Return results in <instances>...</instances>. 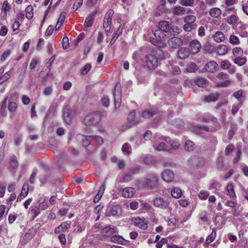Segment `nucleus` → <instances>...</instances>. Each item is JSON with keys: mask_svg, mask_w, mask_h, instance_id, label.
<instances>
[{"mask_svg": "<svg viewBox=\"0 0 248 248\" xmlns=\"http://www.w3.org/2000/svg\"><path fill=\"white\" fill-rule=\"evenodd\" d=\"M164 57L163 50L158 49L145 56L146 65L149 69H155L158 66L159 62L163 60Z\"/></svg>", "mask_w": 248, "mask_h": 248, "instance_id": "f257e3e1", "label": "nucleus"}, {"mask_svg": "<svg viewBox=\"0 0 248 248\" xmlns=\"http://www.w3.org/2000/svg\"><path fill=\"white\" fill-rule=\"evenodd\" d=\"M158 29L170 36H176L180 33V29L178 26L173 25L168 21H160L157 25Z\"/></svg>", "mask_w": 248, "mask_h": 248, "instance_id": "f03ea898", "label": "nucleus"}, {"mask_svg": "<svg viewBox=\"0 0 248 248\" xmlns=\"http://www.w3.org/2000/svg\"><path fill=\"white\" fill-rule=\"evenodd\" d=\"M154 206L158 208L164 210H171L170 208V198L166 195L157 196L153 200Z\"/></svg>", "mask_w": 248, "mask_h": 248, "instance_id": "7ed1b4c3", "label": "nucleus"}, {"mask_svg": "<svg viewBox=\"0 0 248 248\" xmlns=\"http://www.w3.org/2000/svg\"><path fill=\"white\" fill-rule=\"evenodd\" d=\"M101 115L98 112H93L87 115L84 120V124L87 126L97 125L101 121Z\"/></svg>", "mask_w": 248, "mask_h": 248, "instance_id": "20e7f679", "label": "nucleus"}, {"mask_svg": "<svg viewBox=\"0 0 248 248\" xmlns=\"http://www.w3.org/2000/svg\"><path fill=\"white\" fill-rule=\"evenodd\" d=\"M157 182V176L155 174H152L142 182V187L145 189H152L156 186Z\"/></svg>", "mask_w": 248, "mask_h": 248, "instance_id": "39448f33", "label": "nucleus"}, {"mask_svg": "<svg viewBox=\"0 0 248 248\" xmlns=\"http://www.w3.org/2000/svg\"><path fill=\"white\" fill-rule=\"evenodd\" d=\"M121 214V208L119 205L108 206L106 210L105 216L106 217L120 216Z\"/></svg>", "mask_w": 248, "mask_h": 248, "instance_id": "423d86ee", "label": "nucleus"}, {"mask_svg": "<svg viewBox=\"0 0 248 248\" xmlns=\"http://www.w3.org/2000/svg\"><path fill=\"white\" fill-rule=\"evenodd\" d=\"M154 36L155 38L150 39V42L155 45H156L157 43L165 41L166 34L159 29L155 31Z\"/></svg>", "mask_w": 248, "mask_h": 248, "instance_id": "0eeeda50", "label": "nucleus"}, {"mask_svg": "<svg viewBox=\"0 0 248 248\" xmlns=\"http://www.w3.org/2000/svg\"><path fill=\"white\" fill-rule=\"evenodd\" d=\"M183 42V41L181 38L175 36H173V37L170 38L168 40V45L170 47L173 48H178L179 46L182 45Z\"/></svg>", "mask_w": 248, "mask_h": 248, "instance_id": "6e6552de", "label": "nucleus"}, {"mask_svg": "<svg viewBox=\"0 0 248 248\" xmlns=\"http://www.w3.org/2000/svg\"><path fill=\"white\" fill-rule=\"evenodd\" d=\"M139 122V119L135 117V112L132 111L128 115L127 122L125 124V126L128 128L132 125L138 124Z\"/></svg>", "mask_w": 248, "mask_h": 248, "instance_id": "1a4fd4ad", "label": "nucleus"}, {"mask_svg": "<svg viewBox=\"0 0 248 248\" xmlns=\"http://www.w3.org/2000/svg\"><path fill=\"white\" fill-rule=\"evenodd\" d=\"M131 220L134 225L136 227L143 230H145L147 228V223L144 218L137 217L132 218Z\"/></svg>", "mask_w": 248, "mask_h": 248, "instance_id": "9d476101", "label": "nucleus"}, {"mask_svg": "<svg viewBox=\"0 0 248 248\" xmlns=\"http://www.w3.org/2000/svg\"><path fill=\"white\" fill-rule=\"evenodd\" d=\"M229 76L224 72H220L218 73L217 78L222 80H225L224 82L219 83L217 84V86L219 87H225L228 86L231 82L230 80H228Z\"/></svg>", "mask_w": 248, "mask_h": 248, "instance_id": "9b49d317", "label": "nucleus"}, {"mask_svg": "<svg viewBox=\"0 0 248 248\" xmlns=\"http://www.w3.org/2000/svg\"><path fill=\"white\" fill-rule=\"evenodd\" d=\"M201 47L200 42L197 40H193L190 43L189 49L191 53L196 54L200 51Z\"/></svg>", "mask_w": 248, "mask_h": 248, "instance_id": "f8f14e48", "label": "nucleus"}, {"mask_svg": "<svg viewBox=\"0 0 248 248\" xmlns=\"http://www.w3.org/2000/svg\"><path fill=\"white\" fill-rule=\"evenodd\" d=\"M162 178L167 182H171L174 177L173 172L170 169L165 170L161 173Z\"/></svg>", "mask_w": 248, "mask_h": 248, "instance_id": "ddd939ff", "label": "nucleus"}, {"mask_svg": "<svg viewBox=\"0 0 248 248\" xmlns=\"http://www.w3.org/2000/svg\"><path fill=\"white\" fill-rule=\"evenodd\" d=\"M219 68L218 64L215 61H212L208 62L205 65L206 70L210 73H214Z\"/></svg>", "mask_w": 248, "mask_h": 248, "instance_id": "4468645a", "label": "nucleus"}, {"mask_svg": "<svg viewBox=\"0 0 248 248\" xmlns=\"http://www.w3.org/2000/svg\"><path fill=\"white\" fill-rule=\"evenodd\" d=\"M63 116L65 122L68 124H70L72 120V114L70 107L68 105H66L64 107L63 109Z\"/></svg>", "mask_w": 248, "mask_h": 248, "instance_id": "2eb2a0df", "label": "nucleus"}, {"mask_svg": "<svg viewBox=\"0 0 248 248\" xmlns=\"http://www.w3.org/2000/svg\"><path fill=\"white\" fill-rule=\"evenodd\" d=\"M190 51L189 49L186 47H180L177 51V55L179 59H185L188 57Z\"/></svg>", "mask_w": 248, "mask_h": 248, "instance_id": "dca6fc26", "label": "nucleus"}, {"mask_svg": "<svg viewBox=\"0 0 248 248\" xmlns=\"http://www.w3.org/2000/svg\"><path fill=\"white\" fill-rule=\"evenodd\" d=\"M101 232L104 235L109 236L113 233H117L118 231L116 228L109 225L103 228L101 230Z\"/></svg>", "mask_w": 248, "mask_h": 248, "instance_id": "f3484780", "label": "nucleus"}, {"mask_svg": "<svg viewBox=\"0 0 248 248\" xmlns=\"http://www.w3.org/2000/svg\"><path fill=\"white\" fill-rule=\"evenodd\" d=\"M121 93V85L120 82H117L114 87L113 95L114 96V100L115 102V108L117 107V103L116 102V97L117 95L118 96V99H119L120 93Z\"/></svg>", "mask_w": 248, "mask_h": 248, "instance_id": "a211bd4d", "label": "nucleus"}, {"mask_svg": "<svg viewBox=\"0 0 248 248\" xmlns=\"http://www.w3.org/2000/svg\"><path fill=\"white\" fill-rule=\"evenodd\" d=\"M95 13H92L86 18L84 25L87 28L91 27L92 26L93 21L94 20Z\"/></svg>", "mask_w": 248, "mask_h": 248, "instance_id": "6ab92c4d", "label": "nucleus"}, {"mask_svg": "<svg viewBox=\"0 0 248 248\" xmlns=\"http://www.w3.org/2000/svg\"><path fill=\"white\" fill-rule=\"evenodd\" d=\"M172 12L174 15L176 16H183L185 15L186 13V9L183 6L177 5L172 8Z\"/></svg>", "mask_w": 248, "mask_h": 248, "instance_id": "aec40b11", "label": "nucleus"}, {"mask_svg": "<svg viewBox=\"0 0 248 248\" xmlns=\"http://www.w3.org/2000/svg\"><path fill=\"white\" fill-rule=\"evenodd\" d=\"M110 240L113 243H118L121 245H125L127 243V241L124 240V238L120 235H113L111 237Z\"/></svg>", "mask_w": 248, "mask_h": 248, "instance_id": "412c9836", "label": "nucleus"}, {"mask_svg": "<svg viewBox=\"0 0 248 248\" xmlns=\"http://www.w3.org/2000/svg\"><path fill=\"white\" fill-rule=\"evenodd\" d=\"M134 195V188L131 187H125L123 189L122 195L124 197L130 198Z\"/></svg>", "mask_w": 248, "mask_h": 248, "instance_id": "4be33fe9", "label": "nucleus"}, {"mask_svg": "<svg viewBox=\"0 0 248 248\" xmlns=\"http://www.w3.org/2000/svg\"><path fill=\"white\" fill-rule=\"evenodd\" d=\"M214 40L217 43L222 42L225 40V35L222 32L218 31L213 35Z\"/></svg>", "mask_w": 248, "mask_h": 248, "instance_id": "5701e85b", "label": "nucleus"}, {"mask_svg": "<svg viewBox=\"0 0 248 248\" xmlns=\"http://www.w3.org/2000/svg\"><path fill=\"white\" fill-rule=\"evenodd\" d=\"M209 14L213 17L217 18L220 16L221 10L219 8H212L209 11Z\"/></svg>", "mask_w": 248, "mask_h": 248, "instance_id": "b1692460", "label": "nucleus"}, {"mask_svg": "<svg viewBox=\"0 0 248 248\" xmlns=\"http://www.w3.org/2000/svg\"><path fill=\"white\" fill-rule=\"evenodd\" d=\"M216 236V232L215 229H213L212 231V232L210 234H209L205 241V242L204 244V246L205 247H208L209 244H210L211 242H212L215 237Z\"/></svg>", "mask_w": 248, "mask_h": 248, "instance_id": "393cba45", "label": "nucleus"}, {"mask_svg": "<svg viewBox=\"0 0 248 248\" xmlns=\"http://www.w3.org/2000/svg\"><path fill=\"white\" fill-rule=\"evenodd\" d=\"M219 97V94L217 93H214L209 94L204 97L203 100L206 102H211L216 101Z\"/></svg>", "mask_w": 248, "mask_h": 248, "instance_id": "a878e982", "label": "nucleus"}, {"mask_svg": "<svg viewBox=\"0 0 248 248\" xmlns=\"http://www.w3.org/2000/svg\"><path fill=\"white\" fill-rule=\"evenodd\" d=\"M228 50V46L225 45H220L217 48V54L222 56L225 55Z\"/></svg>", "mask_w": 248, "mask_h": 248, "instance_id": "bb28decb", "label": "nucleus"}, {"mask_svg": "<svg viewBox=\"0 0 248 248\" xmlns=\"http://www.w3.org/2000/svg\"><path fill=\"white\" fill-rule=\"evenodd\" d=\"M226 189L228 192V195L231 199H234L236 198V195L234 190V186L232 184H229L226 186Z\"/></svg>", "mask_w": 248, "mask_h": 248, "instance_id": "cd10ccee", "label": "nucleus"}, {"mask_svg": "<svg viewBox=\"0 0 248 248\" xmlns=\"http://www.w3.org/2000/svg\"><path fill=\"white\" fill-rule=\"evenodd\" d=\"M35 208L40 211L44 210L47 208V204L45 201L40 200L35 204Z\"/></svg>", "mask_w": 248, "mask_h": 248, "instance_id": "c85d7f7f", "label": "nucleus"}, {"mask_svg": "<svg viewBox=\"0 0 248 248\" xmlns=\"http://www.w3.org/2000/svg\"><path fill=\"white\" fill-rule=\"evenodd\" d=\"M162 139L167 142H169L170 141L171 142L170 145H171L172 148L173 149H177L180 145L179 143L177 141H176V140L171 141L170 140V139L169 137L163 136V137H162Z\"/></svg>", "mask_w": 248, "mask_h": 248, "instance_id": "c756f323", "label": "nucleus"}, {"mask_svg": "<svg viewBox=\"0 0 248 248\" xmlns=\"http://www.w3.org/2000/svg\"><path fill=\"white\" fill-rule=\"evenodd\" d=\"M208 81L206 79L203 78H198L195 79V84L200 87H204L206 86Z\"/></svg>", "mask_w": 248, "mask_h": 248, "instance_id": "7c9ffc66", "label": "nucleus"}, {"mask_svg": "<svg viewBox=\"0 0 248 248\" xmlns=\"http://www.w3.org/2000/svg\"><path fill=\"white\" fill-rule=\"evenodd\" d=\"M171 195L174 198H179L182 195V190L179 187H174L171 191Z\"/></svg>", "mask_w": 248, "mask_h": 248, "instance_id": "2f4dec72", "label": "nucleus"}, {"mask_svg": "<svg viewBox=\"0 0 248 248\" xmlns=\"http://www.w3.org/2000/svg\"><path fill=\"white\" fill-rule=\"evenodd\" d=\"M10 9L9 4L7 1H4L1 8V15L2 17H5L7 15V11Z\"/></svg>", "mask_w": 248, "mask_h": 248, "instance_id": "473e14b6", "label": "nucleus"}, {"mask_svg": "<svg viewBox=\"0 0 248 248\" xmlns=\"http://www.w3.org/2000/svg\"><path fill=\"white\" fill-rule=\"evenodd\" d=\"M196 27V24H192L187 22H185V24L183 25V29L186 32H190L192 30L195 29Z\"/></svg>", "mask_w": 248, "mask_h": 248, "instance_id": "72a5a7b5", "label": "nucleus"}, {"mask_svg": "<svg viewBox=\"0 0 248 248\" xmlns=\"http://www.w3.org/2000/svg\"><path fill=\"white\" fill-rule=\"evenodd\" d=\"M86 137H88V138L91 139L92 140H94L97 144L99 145H102L104 142L103 138L100 136L92 135L86 136Z\"/></svg>", "mask_w": 248, "mask_h": 248, "instance_id": "f704fd0d", "label": "nucleus"}, {"mask_svg": "<svg viewBox=\"0 0 248 248\" xmlns=\"http://www.w3.org/2000/svg\"><path fill=\"white\" fill-rule=\"evenodd\" d=\"M247 61V59L245 57H242V56L236 57L234 60V62L239 66H242L244 65Z\"/></svg>", "mask_w": 248, "mask_h": 248, "instance_id": "c9c22d12", "label": "nucleus"}, {"mask_svg": "<svg viewBox=\"0 0 248 248\" xmlns=\"http://www.w3.org/2000/svg\"><path fill=\"white\" fill-rule=\"evenodd\" d=\"M122 32L123 29L121 28L120 26L116 32L114 34V35L110 42V44L113 45L117 40V38L122 34Z\"/></svg>", "mask_w": 248, "mask_h": 248, "instance_id": "e433bc0d", "label": "nucleus"}, {"mask_svg": "<svg viewBox=\"0 0 248 248\" xmlns=\"http://www.w3.org/2000/svg\"><path fill=\"white\" fill-rule=\"evenodd\" d=\"M7 98H8L7 96H6L5 97L4 99L2 101V105L1 106L0 111L1 115L2 117H5L7 114L6 108V101H7Z\"/></svg>", "mask_w": 248, "mask_h": 248, "instance_id": "4c0bfd02", "label": "nucleus"}, {"mask_svg": "<svg viewBox=\"0 0 248 248\" xmlns=\"http://www.w3.org/2000/svg\"><path fill=\"white\" fill-rule=\"evenodd\" d=\"M33 7L31 5H28L25 10L26 16L28 19H31L33 17Z\"/></svg>", "mask_w": 248, "mask_h": 248, "instance_id": "58836bf2", "label": "nucleus"}, {"mask_svg": "<svg viewBox=\"0 0 248 248\" xmlns=\"http://www.w3.org/2000/svg\"><path fill=\"white\" fill-rule=\"evenodd\" d=\"M180 4L186 7H192L194 6V0H180Z\"/></svg>", "mask_w": 248, "mask_h": 248, "instance_id": "ea45409f", "label": "nucleus"}, {"mask_svg": "<svg viewBox=\"0 0 248 248\" xmlns=\"http://www.w3.org/2000/svg\"><path fill=\"white\" fill-rule=\"evenodd\" d=\"M232 53L234 57H238L243 55V50L239 47H236L232 49Z\"/></svg>", "mask_w": 248, "mask_h": 248, "instance_id": "a19ab883", "label": "nucleus"}, {"mask_svg": "<svg viewBox=\"0 0 248 248\" xmlns=\"http://www.w3.org/2000/svg\"><path fill=\"white\" fill-rule=\"evenodd\" d=\"M196 20V18L195 16L193 15H188L184 18V22H187L189 23H191L192 24H196L194 22Z\"/></svg>", "mask_w": 248, "mask_h": 248, "instance_id": "79ce46f5", "label": "nucleus"}, {"mask_svg": "<svg viewBox=\"0 0 248 248\" xmlns=\"http://www.w3.org/2000/svg\"><path fill=\"white\" fill-rule=\"evenodd\" d=\"M133 179V175L129 172H125L124 177L121 180V182H128L130 181Z\"/></svg>", "mask_w": 248, "mask_h": 248, "instance_id": "37998d69", "label": "nucleus"}, {"mask_svg": "<svg viewBox=\"0 0 248 248\" xmlns=\"http://www.w3.org/2000/svg\"><path fill=\"white\" fill-rule=\"evenodd\" d=\"M243 92L242 90H238L233 93V96L238 100L240 104H242L244 100H243L242 96Z\"/></svg>", "mask_w": 248, "mask_h": 248, "instance_id": "c03bdc74", "label": "nucleus"}, {"mask_svg": "<svg viewBox=\"0 0 248 248\" xmlns=\"http://www.w3.org/2000/svg\"><path fill=\"white\" fill-rule=\"evenodd\" d=\"M184 147L187 151H192L194 148V144L192 141L188 140L186 141Z\"/></svg>", "mask_w": 248, "mask_h": 248, "instance_id": "a18cd8bd", "label": "nucleus"}, {"mask_svg": "<svg viewBox=\"0 0 248 248\" xmlns=\"http://www.w3.org/2000/svg\"><path fill=\"white\" fill-rule=\"evenodd\" d=\"M112 21L110 20H106L104 19L103 27L105 30V32H108L111 28V24Z\"/></svg>", "mask_w": 248, "mask_h": 248, "instance_id": "49530a36", "label": "nucleus"}, {"mask_svg": "<svg viewBox=\"0 0 248 248\" xmlns=\"http://www.w3.org/2000/svg\"><path fill=\"white\" fill-rule=\"evenodd\" d=\"M156 114V111H144L142 113V117L150 118L154 117Z\"/></svg>", "mask_w": 248, "mask_h": 248, "instance_id": "de8ad7c7", "label": "nucleus"}, {"mask_svg": "<svg viewBox=\"0 0 248 248\" xmlns=\"http://www.w3.org/2000/svg\"><path fill=\"white\" fill-rule=\"evenodd\" d=\"M78 136L85 138L84 139H82V145L84 147H88L90 144V141L92 140L91 139L86 137V136L81 134H79Z\"/></svg>", "mask_w": 248, "mask_h": 248, "instance_id": "09e8293b", "label": "nucleus"}, {"mask_svg": "<svg viewBox=\"0 0 248 248\" xmlns=\"http://www.w3.org/2000/svg\"><path fill=\"white\" fill-rule=\"evenodd\" d=\"M122 150L123 152L126 154H130L131 152V148L129 144L128 143H124L122 146Z\"/></svg>", "mask_w": 248, "mask_h": 248, "instance_id": "8fccbe9b", "label": "nucleus"}, {"mask_svg": "<svg viewBox=\"0 0 248 248\" xmlns=\"http://www.w3.org/2000/svg\"><path fill=\"white\" fill-rule=\"evenodd\" d=\"M17 108V105L16 103L13 102L9 103L8 105V108L10 112L13 113L15 112L16 111Z\"/></svg>", "mask_w": 248, "mask_h": 248, "instance_id": "3c124183", "label": "nucleus"}, {"mask_svg": "<svg viewBox=\"0 0 248 248\" xmlns=\"http://www.w3.org/2000/svg\"><path fill=\"white\" fill-rule=\"evenodd\" d=\"M198 69L197 66L194 62H190L186 69V70L188 72H194Z\"/></svg>", "mask_w": 248, "mask_h": 248, "instance_id": "603ef678", "label": "nucleus"}, {"mask_svg": "<svg viewBox=\"0 0 248 248\" xmlns=\"http://www.w3.org/2000/svg\"><path fill=\"white\" fill-rule=\"evenodd\" d=\"M217 170H223L224 167V164L222 158L219 157L217 158Z\"/></svg>", "mask_w": 248, "mask_h": 248, "instance_id": "864d4df0", "label": "nucleus"}, {"mask_svg": "<svg viewBox=\"0 0 248 248\" xmlns=\"http://www.w3.org/2000/svg\"><path fill=\"white\" fill-rule=\"evenodd\" d=\"M92 66L90 64L87 63L85 66L81 69L80 70V73L81 75H86L88 72L91 69Z\"/></svg>", "mask_w": 248, "mask_h": 248, "instance_id": "5fc2aeb1", "label": "nucleus"}, {"mask_svg": "<svg viewBox=\"0 0 248 248\" xmlns=\"http://www.w3.org/2000/svg\"><path fill=\"white\" fill-rule=\"evenodd\" d=\"M70 227V225L66 222L63 223L57 228V230H59V232H65Z\"/></svg>", "mask_w": 248, "mask_h": 248, "instance_id": "6e6d98bb", "label": "nucleus"}, {"mask_svg": "<svg viewBox=\"0 0 248 248\" xmlns=\"http://www.w3.org/2000/svg\"><path fill=\"white\" fill-rule=\"evenodd\" d=\"M238 19V17L237 16L235 15H232L228 19L227 21L229 24L232 25L237 22Z\"/></svg>", "mask_w": 248, "mask_h": 248, "instance_id": "4d7b16f0", "label": "nucleus"}, {"mask_svg": "<svg viewBox=\"0 0 248 248\" xmlns=\"http://www.w3.org/2000/svg\"><path fill=\"white\" fill-rule=\"evenodd\" d=\"M231 66V62L227 60L221 62L220 66L223 69H228Z\"/></svg>", "mask_w": 248, "mask_h": 248, "instance_id": "13d9d810", "label": "nucleus"}, {"mask_svg": "<svg viewBox=\"0 0 248 248\" xmlns=\"http://www.w3.org/2000/svg\"><path fill=\"white\" fill-rule=\"evenodd\" d=\"M140 170V167L136 166L129 169L128 171L132 175L137 174Z\"/></svg>", "mask_w": 248, "mask_h": 248, "instance_id": "bf43d9fd", "label": "nucleus"}, {"mask_svg": "<svg viewBox=\"0 0 248 248\" xmlns=\"http://www.w3.org/2000/svg\"><path fill=\"white\" fill-rule=\"evenodd\" d=\"M101 103L102 105L106 108H108L109 105V99L108 96H103L101 100Z\"/></svg>", "mask_w": 248, "mask_h": 248, "instance_id": "052dcab7", "label": "nucleus"}, {"mask_svg": "<svg viewBox=\"0 0 248 248\" xmlns=\"http://www.w3.org/2000/svg\"><path fill=\"white\" fill-rule=\"evenodd\" d=\"M221 186V185L220 183L217 181H214L213 183L210 185L209 188L210 189H215L216 190H218L220 189Z\"/></svg>", "mask_w": 248, "mask_h": 248, "instance_id": "680f3d73", "label": "nucleus"}, {"mask_svg": "<svg viewBox=\"0 0 248 248\" xmlns=\"http://www.w3.org/2000/svg\"><path fill=\"white\" fill-rule=\"evenodd\" d=\"M237 130V127L236 125L231 127V129L228 132V137L230 140L232 139L233 136Z\"/></svg>", "mask_w": 248, "mask_h": 248, "instance_id": "e2e57ef3", "label": "nucleus"}, {"mask_svg": "<svg viewBox=\"0 0 248 248\" xmlns=\"http://www.w3.org/2000/svg\"><path fill=\"white\" fill-rule=\"evenodd\" d=\"M37 172V169H34L31 173V176L29 178V182L31 184H34L35 182V177L36 176Z\"/></svg>", "mask_w": 248, "mask_h": 248, "instance_id": "0e129e2a", "label": "nucleus"}, {"mask_svg": "<svg viewBox=\"0 0 248 248\" xmlns=\"http://www.w3.org/2000/svg\"><path fill=\"white\" fill-rule=\"evenodd\" d=\"M11 77V73L10 72H7L4 74L1 77V81H0V83L1 84L3 82L6 81Z\"/></svg>", "mask_w": 248, "mask_h": 248, "instance_id": "69168bd1", "label": "nucleus"}, {"mask_svg": "<svg viewBox=\"0 0 248 248\" xmlns=\"http://www.w3.org/2000/svg\"><path fill=\"white\" fill-rule=\"evenodd\" d=\"M11 50L10 49H7L3 52L1 55L0 60L2 62H4L10 55Z\"/></svg>", "mask_w": 248, "mask_h": 248, "instance_id": "338daca9", "label": "nucleus"}, {"mask_svg": "<svg viewBox=\"0 0 248 248\" xmlns=\"http://www.w3.org/2000/svg\"><path fill=\"white\" fill-rule=\"evenodd\" d=\"M155 149L157 151H167V145L164 142L160 143Z\"/></svg>", "mask_w": 248, "mask_h": 248, "instance_id": "774afa93", "label": "nucleus"}]
</instances>
